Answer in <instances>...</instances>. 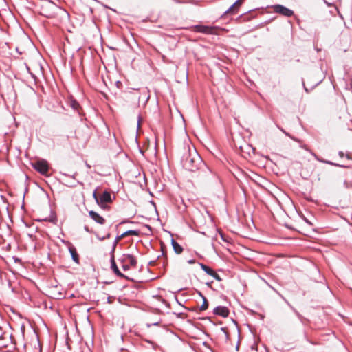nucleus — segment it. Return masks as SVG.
Here are the masks:
<instances>
[{"mask_svg": "<svg viewBox=\"0 0 352 352\" xmlns=\"http://www.w3.org/2000/svg\"><path fill=\"white\" fill-rule=\"evenodd\" d=\"M243 2V0H236L231 6H230L228 10L223 12V14L221 16V18H223L225 15L228 14H235Z\"/></svg>", "mask_w": 352, "mask_h": 352, "instance_id": "6e6552de", "label": "nucleus"}, {"mask_svg": "<svg viewBox=\"0 0 352 352\" xmlns=\"http://www.w3.org/2000/svg\"><path fill=\"white\" fill-rule=\"evenodd\" d=\"M110 236H111V234H107V235L106 236H104V237H102V238H99V237L98 236V238L100 240H104V239H108V238H109V237H110Z\"/></svg>", "mask_w": 352, "mask_h": 352, "instance_id": "7c9ffc66", "label": "nucleus"}, {"mask_svg": "<svg viewBox=\"0 0 352 352\" xmlns=\"http://www.w3.org/2000/svg\"><path fill=\"white\" fill-rule=\"evenodd\" d=\"M120 81H117V82H116L117 85H119V84H120Z\"/></svg>", "mask_w": 352, "mask_h": 352, "instance_id": "c03bdc74", "label": "nucleus"}, {"mask_svg": "<svg viewBox=\"0 0 352 352\" xmlns=\"http://www.w3.org/2000/svg\"><path fill=\"white\" fill-rule=\"evenodd\" d=\"M338 155L340 157H343L344 156V154L343 153V151H339L338 152Z\"/></svg>", "mask_w": 352, "mask_h": 352, "instance_id": "2f4dec72", "label": "nucleus"}, {"mask_svg": "<svg viewBox=\"0 0 352 352\" xmlns=\"http://www.w3.org/2000/svg\"><path fill=\"white\" fill-rule=\"evenodd\" d=\"M126 222H129V221H123L120 223V224H122V223H125ZM130 223H132L131 221H130Z\"/></svg>", "mask_w": 352, "mask_h": 352, "instance_id": "58836bf2", "label": "nucleus"}, {"mask_svg": "<svg viewBox=\"0 0 352 352\" xmlns=\"http://www.w3.org/2000/svg\"><path fill=\"white\" fill-rule=\"evenodd\" d=\"M71 107L74 110H78L80 108L79 103L76 100H72L71 101Z\"/></svg>", "mask_w": 352, "mask_h": 352, "instance_id": "aec40b11", "label": "nucleus"}, {"mask_svg": "<svg viewBox=\"0 0 352 352\" xmlns=\"http://www.w3.org/2000/svg\"><path fill=\"white\" fill-rule=\"evenodd\" d=\"M32 166L40 174L47 176L50 170V165L47 160L38 159L31 162Z\"/></svg>", "mask_w": 352, "mask_h": 352, "instance_id": "7ed1b4c3", "label": "nucleus"}, {"mask_svg": "<svg viewBox=\"0 0 352 352\" xmlns=\"http://www.w3.org/2000/svg\"><path fill=\"white\" fill-rule=\"evenodd\" d=\"M84 230L89 233H91L92 230L89 229V228L87 226H84Z\"/></svg>", "mask_w": 352, "mask_h": 352, "instance_id": "c85d7f7f", "label": "nucleus"}, {"mask_svg": "<svg viewBox=\"0 0 352 352\" xmlns=\"http://www.w3.org/2000/svg\"><path fill=\"white\" fill-rule=\"evenodd\" d=\"M269 287L273 289L276 294H278L283 300L284 301L292 308V309L296 313V314L300 318L301 317V315L289 304V302L275 289L272 286H271L270 285H269Z\"/></svg>", "mask_w": 352, "mask_h": 352, "instance_id": "2eb2a0df", "label": "nucleus"}, {"mask_svg": "<svg viewBox=\"0 0 352 352\" xmlns=\"http://www.w3.org/2000/svg\"><path fill=\"white\" fill-rule=\"evenodd\" d=\"M199 295L201 296V298L203 299V303L200 307V310L201 311L206 310L208 307L207 299L204 295H202V294L201 292H199Z\"/></svg>", "mask_w": 352, "mask_h": 352, "instance_id": "f3484780", "label": "nucleus"}, {"mask_svg": "<svg viewBox=\"0 0 352 352\" xmlns=\"http://www.w3.org/2000/svg\"><path fill=\"white\" fill-rule=\"evenodd\" d=\"M115 197L112 198L111 194L109 191L104 190L103 193L100 196V198L98 199L99 204L98 205L100 206L101 208L105 209L107 208L105 204L111 203L113 201V199Z\"/></svg>", "mask_w": 352, "mask_h": 352, "instance_id": "423d86ee", "label": "nucleus"}, {"mask_svg": "<svg viewBox=\"0 0 352 352\" xmlns=\"http://www.w3.org/2000/svg\"><path fill=\"white\" fill-rule=\"evenodd\" d=\"M140 151L141 153H143V151L141 149H140Z\"/></svg>", "mask_w": 352, "mask_h": 352, "instance_id": "3c124183", "label": "nucleus"}, {"mask_svg": "<svg viewBox=\"0 0 352 352\" xmlns=\"http://www.w3.org/2000/svg\"><path fill=\"white\" fill-rule=\"evenodd\" d=\"M110 268L112 272H113L118 276L129 279V277L127 275H125L120 272V270L118 268V265H110Z\"/></svg>", "mask_w": 352, "mask_h": 352, "instance_id": "ddd939ff", "label": "nucleus"}, {"mask_svg": "<svg viewBox=\"0 0 352 352\" xmlns=\"http://www.w3.org/2000/svg\"><path fill=\"white\" fill-rule=\"evenodd\" d=\"M350 89L352 91V83L350 84Z\"/></svg>", "mask_w": 352, "mask_h": 352, "instance_id": "37998d69", "label": "nucleus"}, {"mask_svg": "<svg viewBox=\"0 0 352 352\" xmlns=\"http://www.w3.org/2000/svg\"><path fill=\"white\" fill-rule=\"evenodd\" d=\"M118 261L122 263L125 264H137V259L133 254H124L119 258Z\"/></svg>", "mask_w": 352, "mask_h": 352, "instance_id": "0eeeda50", "label": "nucleus"}, {"mask_svg": "<svg viewBox=\"0 0 352 352\" xmlns=\"http://www.w3.org/2000/svg\"><path fill=\"white\" fill-rule=\"evenodd\" d=\"M27 69L30 72V68L27 66Z\"/></svg>", "mask_w": 352, "mask_h": 352, "instance_id": "8fccbe9b", "label": "nucleus"}, {"mask_svg": "<svg viewBox=\"0 0 352 352\" xmlns=\"http://www.w3.org/2000/svg\"><path fill=\"white\" fill-rule=\"evenodd\" d=\"M96 190H97L96 189V190H94V192H93V197H94V199H95V201H96V204H99V201H98V199H99L100 197H98V196L97 195Z\"/></svg>", "mask_w": 352, "mask_h": 352, "instance_id": "b1692460", "label": "nucleus"}, {"mask_svg": "<svg viewBox=\"0 0 352 352\" xmlns=\"http://www.w3.org/2000/svg\"><path fill=\"white\" fill-rule=\"evenodd\" d=\"M239 173L240 175H241L242 176H244V177H245V173H244V172H243V170H239Z\"/></svg>", "mask_w": 352, "mask_h": 352, "instance_id": "f704fd0d", "label": "nucleus"}, {"mask_svg": "<svg viewBox=\"0 0 352 352\" xmlns=\"http://www.w3.org/2000/svg\"><path fill=\"white\" fill-rule=\"evenodd\" d=\"M44 221H50V222H52V223L56 224V221H57V218L55 214H53L50 219L46 218L44 219Z\"/></svg>", "mask_w": 352, "mask_h": 352, "instance_id": "412c9836", "label": "nucleus"}, {"mask_svg": "<svg viewBox=\"0 0 352 352\" xmlns=\"http://www.w3.org/2000/svg\"><path fill=\"white\" fill-rule=\"evenodd\" d=\"M213 313L215 315L221 316L223 318H226L229 315V310L226 307L218 306L214 309Z\"/></svg>", "mask_w": 352, "mask_h": 352, "instance_id": "1a4fd4ad", "label": "nucleus"}, {"mask_svg": "<svg viewBox=\"0 0 352 352\" xmlns=\"http://www.w3.org/2000/svg\"><path fill=\"white\" fill-rule=\"evenodd\" d=\"M302 86H303V88L305 89V91L307 92V93H309L310 91L306 87L305 85V82L303 80V79L302 80Z\"/></svg>", "mask_w": 352, "mask_h": 352, "instance_id": "cd10ccee", "label": "nucleus"}, {"mask_svg": "<svg viewBox=\"0 0 352 352\" xmlns=\"http://www.w3.org/2000/svg\"><path fill=\"white\" fill-rule=\"evenodd\" d=\"M147 264L151 265V264H155V261H149Z\"/></svg>", "mask_w": 352, "mask_h": 352, "instance_id": "e433bc0d", "label": "nucleus"}, {"mask_svg": "<svg viewBox=\"0 0 352 352\" xmlns=\"http://www.w3.org/2000/svg\"><path fill=\"white\" fill-rule=\"evenodd\" d=\"M64 12H65L67 14V15H69V13L66 11V10H64Z\"/></svg>", "mask_w": 352, "mask_h": 352, "instance_id": "de8ad7c7", "label": "nucleus"}, {"mask_svg": "<svg viewBox=\"0 0 352 352\" xmlns=\"http://www.w3.org/2000/svg\"><path fill=\"white\" fill-rule=\"evenodd\" d=\"M194 30L196 32L203 33L205 34H218L219 28L218 26L196 25L194 26Z\"/></svg>", "mask_w": 352, "mask_h": 352, "instance_id": "20e7f679", "label": "nucleus"}, {"mask_svg": "<svg viewBox=\"0 0 352 352\" xmlns=\"http://www.w3.org/2000/svg\"><path fill=\"white\" fill-rule=\"evenodd\" d=\"M318 161L324 164L325 160L320 157V159H318Z\"/></svg>", "mask_w": 352, "mask_h": 352, "instance_id": "473e14b6", "label": "nucleus"}, {"mask_svg": "<svg viewBox=\"0 0 352 352\" xmlns=\"http://www.w3.org/2000/svg\"><path fill=\"white\" fill-rule=\"evenodd\" d=\"M219 235L221 236V239L225 241V242H228V237L224 234L222 232H219Z\"/></svg>", "mask_w": 352, "mask_h": 352, "instance_id": "5701e85b", "label": "nucleus"}, {"mask_svg": "<svg viewBox=\"0 0 352 352\" xmlns=\"http://www.w3.org/2000/svg\"><path fill=\"white\" fill-rule=\"evenodd\" d=\"M212 276L214 278H215L217 280H218V281H221V277L219 276V275L215 271L214 272V274H212Z\"/></svg>", "mask_w": 352, "mask_h": 352, "instance_id": "a878e982", "label": "nucleus"}, {"mask_svg": "<svg viewBox=\"0 0 352 352\" xmlns=\"http://www.w3.org/2000/svg\"><path fill=\"white\" fill-rule=\"evenodd\" d=\"M271 7L273 8L274 12L286 17H291L294 14V12L292 10L280 4H275Z\"/></svg>", "mask_w": 352, "mask_h": 352, "instance_id": "39448f33", "label": "nucleus"}, {"mask_svg": "<svg viewBox=\"0 0 352 352\" xmlns=\"http://www.w3.org/2000/svg\"><path fill=\"white\" fill-rule=\"evenodd\" d=\"M201 269L206 272L208 275L212 276L214 274V270H212L209 265H201Z\"/></svg>", "mask_w": 352, "mask_h": 352, "instance_id": "a211bd4d", "label": "nucleus"}, {"mask_svg": "<svg viewBox=\"0 0 352 352\" xmlns=\"http://www.w3.org/2000/svg\"><path fill=\"white\" fill-rule=\"evenodd\" d=\"M277 127L287 136L289 137L291 139L295 140V141H298L296 138H294L293 136H292L289 133H287V131H285L283 128L280 127L279 126H277Z\"/></svg>", "mask_w": 352, "mask_h": 352, "instance_id": "4be33fe9", "label": "nucleus"}, {"mask_svg": "<svg viewBox=\"0 0 352 352\" xmlns=\"http://www.w3.org/2000/svg\"><path fill=\"white\" fill-rule=\"evenodd\" d=\"M63 175H64L65 176L69 177H72V178H73V179H75V177H76V175H77V173H74V174L73 175H72V176H70V175H67V174H66V173H63Z\"/></svg>", "mask_w": 352, "mask_h": 352, "instance_id": "c756f323", "label": "nucleus"}, {"mask_svg": "<svg viewBox=\"0 0 352 352\" xmlns=\"http://www.w3.org/2000/svg\"><path fill=\"white\" fill-rule=\"evenodd\" d=\"M173 248L176 254H180L183 251V248L173 239L171 240Z\"/></svg>", "mask_w": 352, "mask_h": 352, "instance_id": "4468645a", "label": "nucleus"}, {"mask_svg": "<svg viewBox=\"0 0 352 352\" xmlns=\"http://www.w3.org/2000/svg\"><path fill=\"white\" fill-rule=\"evenodd\" d=\"M31 75H32V77H35V76L33 74H32V73H31Z\"/></svg>", "mask_w": 352, "mask_h": 352, "instance_id": "09e8293b", "label": "nucleus"}, {"mask_svg": "<svg viewBox=\"0 0 352 352\" xmlns=\"http://www.w3.org/2000/svg\"><path fill=\"white\" fill-rule=\"evenodd\" d=\"M69 251L70 252V254L72 256V258L76 263H79V255L76 251V249L75 247H69Z\"/></svg>", "mask_w": 352, "mask_h": 352, "instance_id": "f8f14e48", "label": "nucleus"}, {"mask_svg": "<svg viewBox=\"0 0 352 352\" xmlns=\"http://www.w3.org/2000/svg\"><path fill=\"white\" fill-rule=\"evenodd\" d=\"M324 164H329L331 166H337V167H342V168H347L348 166L342 165L338 163L332 162L331 161L325 160Z\"/></svg>", "mask_w": 352, "mask_h": 352, "instance_id": "6ab92c4d", "label": "nucleus"}, {"mask_svg": "<svg viewBox=\"0 0 352 352\" xmlns=\"http://www.w3.org/2000/svg\"><path fill=\"white\" fill-rule=\"evenodd\" d=\"M312 155L314 156L315 159L318 161V159H320V157L318 156L317 155L314 154V153H312Z\"/></svg>", "mask_w": 352, "mask_h": 352, "instance_id": "c9c22d12", "label": "nucleus"}, {"mask_svg": "<svg viewBox=\"0 0 352 352\" xmlns=\"http://www.w3.org/2000/svg\"><path fill=\"white\" fill-rule=\"evenodd\" d=\"M123 237H121V235L117 236L113 241V245H112V250L110 252L111 256H110V264H116L114 257V251L116 248V245L118 243V241L122 239Z\"/></svg>", "mask_w": 352, "mask_h": 352, "instance_id": "9b49d317", "label": "nucleus"}, {"mask_svg": "<svg viewBox=\"0 0 352 352\" xmlns=\"http://www.w3.org/2000/svg\"><path fill=\"white\" fill-rule=\"evenodd\" d=\"M181 164L184 168L188 171L195 172L205 166L201 157L195 149H190L189 147H184L181 157Z\"/></svg>", "mask_w": 352, "mask_h": 352, "instance_id": "f257e3e1", "label": "nucleus"}, {"mask_svg": "<svg viewBox=\"0 0 352 352\" xmlns=\"http://www.w3.org/2000/svg\"><path fill=\"white\" fill-rule=\"evenodd\" d=\"M320 82V81H319L318 82H317L314 86L312 87L311 89H314L315 87H316L318 85H319V83Z\"/></svg>", "mask_w": 352, "mask_h": 352, "instance_id": "a19ab883", "label": "nucleus"}, {"mask_svg": "<svg viewBox=\"0 0 352 352\" xmlns=\"http://www.w3.org/2000/svg\"><path fill=\"white\" fill-rule=\"evenodd\" d=\"M159 323H160V322H154V323L151 324V325H158ZM147 326L148 327H151V324H148Z\"/></svg>", "mask_w": 352, "mask_h": 352, "instance_id": "72a5a7b5", "label": "nucleus"}, {"mask_svg": "<svg viewBox=\"0 0 352 352\" xmlns=\"http://www.w3.org/2000/svg\"><path fill=\"white\" fill-rule=\"evenodd\" d=\"M140 234V231L138 230H127L124 232H123L122 234H121V237H125V236H138Z\"/></svg>", "mask_w": 352, "mask_h": 352, "instance_id": "dca6fc26", "label": "nucleus"}, {"mask_svg": "<svg viewBox=\"0 0 352 352\" xmlns=\"http://www.w3.org/2000/svg\"><path fill=\"white\" fill-rule=\"evenodd\" d=\"M124 272H127L130 269L131 265H121Z\"/></svg>", "mask_w": 352, "mask_h": 352, "instance_id": "bb28decb", "label": "nucleus"}, {"mask_svg": "<svg viewBox=\"0 0 352 352\" xmlns=\"http://www.w3.org/2000/svg\"><path fill=\"white\" fill-rule=\"evenodd\" d=\"M188 262L189 264H192L194 263L192 260H188Z\"/></svg>", "mask_w": 352, "mask_h": 352, "instance_id": "ea45409f", "label": "nucleus"}, {"mask_svg": "<svg viewBox=\"0 0 352 352\" xmlns=\"http://www.w3.org/2000/svg\"><path fill=\"white\" fill-rule=\"evenodd\" d=\"M76 186V184H72V185H70V186H72V187H74V186Z\"/></svg>", "mask_w": 352, "mask_h": 352, "instance_id": "49530a36", "label": "nucleus"}, {"mask_svg": "<svg viewBox=\"0 0 352 352\" xmlns=\"http://www.w3.org/2000/svg\"><path fill=\"white\" fill-rule=\"evenodd\" d=\"M344 186L346 188H352V183L345 180L344 182Z\"/></svg>", "mask_w": 352, "mask_h": 352, "instance_id": "393cba45", "label": "nucleus"}, {"mask_svg": "<svg viewBox=\"0 0 352 352\" xmlns=\"http://www.w3.org/2000/svg\"><path fill=\"white\" fill-rule=\"evenodd\" d=\"M140 116L138 117V128L140 127Z\"/></svg>", "mask_w": 352, "mask_h": 352, "instance_id": "4c0bfd02", "label": "nucleus"}, {"mask_svg": "<svg viewBox=\"0 0 352 352\" xmlns=\"http://www.w3.org/2000/svg\"><path fill=\"white\" fill-rule=\"evenodd\" d=\"M89 215L97 223H99L100 225L104 224L105 219L102 216H100L98 212L94 210H90L89 212Z\"/></svg>", "mask_w": 352, "mask_h": 352, "instance_id": "9d476101", "label": "nucleus"}, {"mask_svg": "<svg viewBox=\"0 0 352 352\" xmlns=\"http://www.w3.org/2000/svg\"><path fill=\"white\" fill-rule=\"evenodd\" d=\"M120 81H117V82H116L117 85H119V84H120Z\"/></svg>", "mask_w": 352, "mask_h": 352, "instance_id": "a18cd8bd", "label": "nucleus"}, {"mask_svg": "<svg viewBox=\"0 0 352 352\" xmlns=\"http://www.w3.org/2000/svg\"><path fill=\"white\" fill-rule=\"evenodd\" d=\"M55 8H61L54 3L52 0H48L47 3L43 5L41 8V15L51 19L56 16V13L54 10Z\"/></svg>", "mask_w": 352, "mask_h": 352, "instance_id": "f03ea898", "label": "nucleus"}, {"mask_svg": "<svg viewBox=\"0 0 352 352\" xmlns=\"http://www.w3.org/2000/svg\"><path fill=\"white\" fill-rule=\"evenodd\" d=\"M346 158H347V159H350V157H349V154H346Z\"/></svg>", "mask_w": 352, "mask_h": 352, "instance_id": "79ce46f5", "label": "nucleus"}, {"mask_svg": "<svg viewBox=\"0 0 352 352\" xmlns=\"http://www.w3.org/2000/svg\"><path fill=\"white\" fill-rule=\"evenodd\" d=\"M19 259L18 258H15V262L18 261Z\"/></svg>", "mask_w": 352, "mask_h": 352, "instance_id": "603ef678", "label": "nucleus"}]
</instances>
